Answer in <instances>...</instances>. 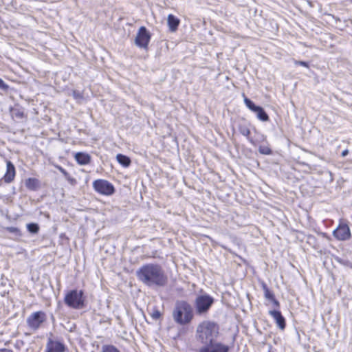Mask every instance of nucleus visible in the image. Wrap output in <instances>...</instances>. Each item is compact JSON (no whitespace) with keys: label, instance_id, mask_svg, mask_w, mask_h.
Returning <instances> with one entry per match:
<instances>
[{"label":"nucleus","instance_id":"f257e3e1","mask_svg":"<svg viewBox=\"0 0 352 352\" xmlns=\"http://www.w3.org/2000/svg\"><path fill=\"white\" fill-rule=\"evenodd\" d=\"M219 336V325L212 321H204L197 328V340L203 346L199 352H229L230 346L221 342H217Z\"/></svg>","mask_w":352,"mask_h":352},{"label":"nucleus","instance_id":"f03ea898","mask_svg":"<svg viewBox=\"0 0 352 352\" xmlns=\"http://www.w3.org/2000/svg\"><path fill=\"white\" fill-rule=\"evenodd\" d=\"M138 279L147 287H162L166 285L168 278L162 267L157 263H146L136 271Z\"/></svg>","mask_w":352,"mask_h":352},{"label":"nucleus","instance_id":"7ed1b4c3","mask_svg":"<svg viewBox=\"0 0 352 352\" xmlns=\"http://www.w3.org/2000/svg\"><path fill=\"white\" fill-rule=\"evenodd\" d=\"M193 316V309L189 302L186 300L176 302L173 311V317L176 323L181 325L188 324L192 320Z\"/></svg>","mask_w":352,"mask_h":352},{"label":"nucleus","instance_id":"20e7f679","mask_svg":"<svg viewBox=\"0 0 352 352\" xmlns=\"http://www.w3.org/2000/svg\"><path fill=\"white\" fill-rule=\"evenodd\" d=\"M64 302L67 307L74 309L84 308L85 307L84 292L76 289L68 291L64 297Z\"/></svg>","mask_w":352,"mask_h":352},{"label":"nucleus","instance_id":"39448f33","mask_svg":"<svg viewBox=\"0 0 352 352\" xmlns=\"http://www.w3.org/2000/svg\"><path fill=\"white\" fill-rule=\"evenodd\" d=\"M214 302V298L208 294L199 295L195 300V308L197 315H204L208 312Z\"/></svg>","mask_w":352,"mask_h":352},{"label":"nucleus","instance_id":"423d86ee","mask_svg":"<svg viewBox=\"0 0 352 352\" xmlns=\"http://www.w3.org/2000/svg\"><path fill=\"white\" fill-rule=\"evenodd\" d=\"M93 188L98 193L109 196L115 192L113 185L107 180L98 179L93 182Z\"/></svg>","mask_w":352,"mask_h":352},{"label":"nucleus","instance_id":"0eeeda50","mask_svg":"<svg viewBox=\"0 0 352 352\" xmlns=\"http://www.w3.org/2000/svg\"><path fill=\"white\" fill-rule=\"evenodd\" d=\"M46 314L43 311H38L30 314L27 318V324L32 330H37L46 320Z\"/></svg>","mask_w":352,"mask_h":352},{"label":"nucleus","instance_id":"6e6552de","mask_svg":"<svg viewBox=\"0 0 352 352\" xmlns=\"http://www.w3.org/2000/svg\"><path fill=\"white\" fill-rule=\"evenodd\" d=\"M151 38V35L148 30L146 27L142 26L137 33L135 43L138 47L146 50L148 48Z\"/></svg>","mask_w":352,"mask_h":352},{"label":"nucleus","instance_id":"1a4fd4ad","mask_svg":"<svg viewBox=\"0 0 352 352\" xmlns=\"http://www.w3.org/2000/svg\"><path fill=\"white\" fill-rule=\"evenodd\" d=\"M52 333H50L47 338L45 352H65L67 346L63 342L58 340H54Z\"/></svg>","mask_w":352,"mask_h":352},{"label":"nucleus","instance_id":"9d476101","mask_svg":"<svg viewBox=\"0 0 352 352\" xmlns=\"http://www.w3.org/2000/svg\"><path fill=\"white\" fill-rule=\"evenodd\" d=\"M333 236L338 241H346L351 238V234L349 226L340 223L333 231Z\"/></svg>","mask_w":352,"mask_h":352},{"label":"nucleus","instance_id":"9b49d317","mask_svg":"<svg viewBox=\"0 0 352 352\" xmlns=\"http://www.w3.org/2000/svg\"><path fill=\"white\" fill-rule=\"evenodd\" d=\"M269 314L273 318L277 327L280 330H284L285 329L286 320L280 310H278V309L270 310V311H269Z\"/></svg>","mask_w":352,"mask_h":352},{"label":"nucleus","instance_id":"f8f14e48","mask_svg":"<svg viewBox=\"0 0 352 352\" xmlns=\"http://www.w3.org/2000/svg\"><path fill=\"white\" fill-rule=\"evenodd\" d=\"M16 175L15 167L14 164L8 161L6 163V172L3 176V179L6 183L12 182Z\"/></svg>","mask_w":352,"mask_h":352},{"label":"nucleus","instance_id":"ddd939ff","mask_svg":"<svg viewBox=\"0 0 352 352\" xmlns=\"http://www.w3.org/2000/svg\"><path fill=\"white\" fill-rule=\"evenodd\" d=\"M75 160L79 165L85 166L87 165L91 162V156L84 152H78L75 154Z\"/></svg>","mask_w":352,"mask_h":352},{"label":"nucleus","instance_id":"4468645a","mask_svg":"<svg viewBox=\"0 0 352 352\" xmlns=\"http://www.w3.org/2000/svg\"><path fill=\"white\" fill-rule=\"evenodd\" d=\"M167 23L169 30L171 32H174L177 30L178 26L180 23V21L177 16L172 14H168L167 18Z\"/></svg>","mask_w":352,"mask_h":352},{"label":"nucleus","instance_id":"2eb2a0df","mask_svg":"<svg viewBox=\"0 0 352 352\" xmlns=\"http://www.w3.org/2000/svg\"><path fill=\"white\" fill-rule=\"evenodd\" d=\"M39 180L36 178L30 177L25 180V187L32 191L36 190L39 187Z\"/></svg>","mask_w":352,"mask_h":352},{"label":"nucleus","instance_id":"dca6fc26","mask_svg":"<svg viewBox=\"0 0 352 352\" xmlns=\"http://www.w3.org/2000/svg\"><path fill=\"white\" fill-rule=\"evenodd\" d=\"M118 162L124 168H127L130 166L131 161V159L123 154L119 153L116 155Z\"/></svg>","mask_w":352,"mask_h":352},{"label":"nucleus","instance_id":"f3484780","mask_svg":"<svg viewBox=\"0 0 352 352\" xmlns=\"http://www.w3.org/2000/svg\"><path fill=\"white\" fill-rule=\"evenodd\" d=\"M254 113H256V118L262 122H266L269 120V116L262 107L259 106V107L257 108V109Z\"/></svg>","mask_w":352,"mask_h":352},{"label":"nucleus","instance_id":"a211bd4d","mask_svg":"<svg viewBox=\"0 0 352 352\" xmlns=\"http://www.w3.org/2000/svg\"><path fill=\"white\" fill-rule=\"evenodd\" d=\"M239 131L240 133L247 138L248 141L253 145H254V140L250 137V130L249 128L245 125H241L239 127Z\"/></svg>","mask_w":352,"mask_h":352},{"label":"nucleus","instance_id":"6ab92c4d","mask_svg":"<svg viewBox=\"0 0 352 352\" xmlns=\"http://www.w3.org/2000/svg\"><path fill=\"white\" fill-rule=\"evenodd\" d=\"M261 286L264 292L265 298L270 301L272 300L275 297L274 293L268 288L266 283H263Z\"/></svg>","mask_w":352,"mask_h":352},{"label":"nucleus","instance_id":"aec40b11","mask_svg":"<svg viewBox=\"0 0 352 352\" xmlns=\"http://www.w3.org/2000/svg\"><path fill=\"white\" fill-rule=\"evenodd\" d=\"M244 103L245 106L252 112H254L257 108L259 107L258 105H256L252 100H251L250 98H247L244 94Z\"/></svg>","mask_w":352,"mask_h":352},{"label":"nucleus","instance_id":"412c9836","mask_svg":"<svg viewBox=\"0 0 352 352\" xmlns=\"http://www.w3.org/2000/svg\"><path fill=\"white\" fill-rule=\"evenodd\" d=\"M28 231L31 234H37L39 231V226L36 223H30L26 225Z\"/></svg>","mask_w":352,"mask_h":352},{"label":"nucleus","instance_id":"4be33fe9","mask_svg":"<svg viewBox=\"0 0 352 352\" xmlns=\"http://www.w3.org/2000/svg\"><path fill=\"white\" fill-rule=\"evenodd\" d=\"M100 352H120V351L113 344H104L102 346Z\"/></svg>","mask_w":352,"mask_h":352},{"label":"nucleus","instance_id":"5701e85b","mask_svg":"<svg viewBox=\"0 0 352 352\" xmlns=\"http://www.w3.org/2000/svg\"><path fill=\"white\" fill-rule=\"evenodd\" d=\"M3 230L14 234L16 236H22L21 231L18 228L12 227V226H7V227H4Z\"/></svg>","mask_w":352,"mask_h":352},{"label":"nucleus","instance_id":"b1692460","mask_svg":"<svg viewBox=\"0 0 352 352\" xmlns=\"http://www.w3.org/2000/svg\"><path fill=\"white\" fill-rule=\"evenodd\" d=\"M258 152L262 155H270L272 154V149L268 146L266 145H261L258 147Z\"/></svg>","mask_w":352,"mask_h":352},{"label":"nucleus","instance_id":"393cba45","mask_svg":"<svg viewBox=\"0 0 352 352\" xmlns=\"http://www.w3.org/2000/svg\"><path fill=\"white\" fill-rule=\"evenodd\" d=\"M153 320H158L161 317V312L156 308H154L150 314Z\"/></svg>","mask_w":352,"mask_h":352},{"label":"nucleus","instance_id":"a878e982","mask_svg":"<svg viewBox=\"0 0 352 352\" xmlns=\"http://www.w3.org/2000/svg\"><path fill=\"white\" fill-rule=\"evenodd\" d=\"M72 96L74 97V99H76L77 100H80L83 99V95H82V92H80V91H78V90H74L72 91Z\"/></svg>","mask_w":352,"mask_h":352},{"label":"nucleus","instance_id":"bb28decb","mask_svg":"<svg viewBox=\"0 0 352 352\" xmlns=\"http://www.w3.org/2000/svg\"><path fill=\"white\" fill-rule=\"evenodd\" d=\"M294 65L302 66V67H305L307 68L309 67V63L307 62V61H303V60H294Z\"/></svg>","mask_w":352,"mask_h":352},{"label":"nucleus","instance_id":"cd10ccee","mask_svg":"<svg viewBox=\"0 0 352 352\" xmlns=\"http://www.w3.org/2000/svg\"><path fill=\"white\" fill-rule=\"evenodd\" d=\"M9 89V86L1 78H0V90L7 91Z\"/></svg>","mask_w":352,"mask_h":352},{"label":"nucleus","instance_id":"c85d7f7f","mask_svg":"<svg viewBox=\"0 0 352 352\" xmlns=\"http://www.w3.org/2000/svg\"><path fill=\"white\" fill-rule=\"evenodd\" d=\"M65 179L71 185H75L76 184V179L72 177L69 174H68V176L65 177Z\"/></svg>","mask_w":352,"mask_h":352},{"label":"nucleus","instance_id":"c756f323","mask_svg":"<svg viewBox=\"0 0 352 352\" xmlns=\"http://www.w3.org/2000/svg\"><path fill=\"white\" fill-rule=\"evenodd\" d=\"M56 168H58V170L64 175V177H65L66 176H68V173L67 171L63 168L62 166H57Z\"/></svg>","mask_w":352,"mask_h":352},{"label":"nucleus","instance_id":"7c9ffc66","mask_svg":"<svg viewBox=\"0 0 352 352\" xmlns=\"http://www.w3.org/2000/svg\"><path fill=\"white\" fill-rule=\"evenodd\" d=\"M270 301L272 302L274 306H275L276 307H280V302H278V300L276 299L275 297L272 300H270Z\"/></svg>","mask_w":352,"mask_h":352},{"label":"nucleus","instance_id":"2f4dec72","mask_svg":"<svg viewBox=\"0 0 352 352\" xmlns=\"http://www.w3.org/2000/svg\"><path fill=\"white\" fill-rule=\"evenodd\" d=\"M349 154V151L347 149H345L344 150L342 153H341V155L342 157H346L347 155Z\"/></svg>","mask_w":352,"mask_h":352}]
</instances>
